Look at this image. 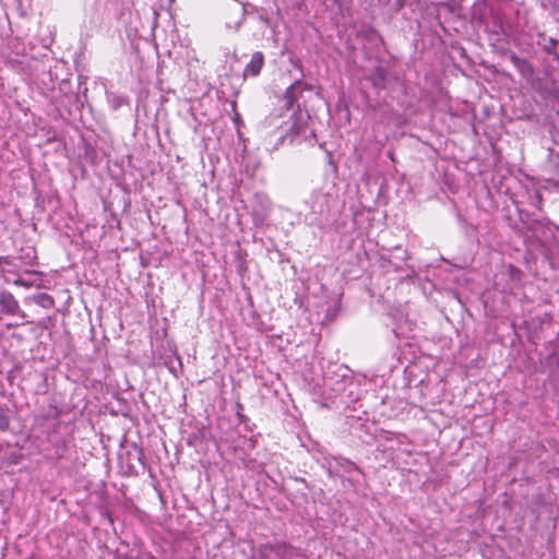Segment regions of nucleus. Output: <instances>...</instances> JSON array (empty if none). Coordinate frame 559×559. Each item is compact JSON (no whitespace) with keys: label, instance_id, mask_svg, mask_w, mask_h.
I'll list each match as a JSON object with an SVG mask.
<instances>
[{"label":"nucleus","instance_id":"obj_1","mask_svg":"<svg viewBox=\"0 0 559 559\" xmlns=\"http://www.w3.org/2000/svg\"><path fill=\"white\" fill-rule=\"evenodd\" d=\"M0 311L5 314H20L24 318V312L14 296L9 292L0 293Z\"/></svg>","mask_w":559,"mask_h":559},{"label":"nucleus","instance_id":"obj_2","mask_svg":"<svg viewBox=\"0 0 559 559\" xmlns=\"http://www.w3.org/2000/svg\"><path fill=\"white\" fill-rule=\"evenodd\" d=\"M264 64V56L262 52L257 51L252 55L250 62L245 68L243 74L257 76Z\"/></svg>","mask_w":559,"mask_h":559},{"label":"nucleus","instance_id":"obj_3","mask_svg":"<svg viewBox=\"0 0 559 559\" xmlns=\"http://www.w3.org/2000/svg\"><path fill=\"white\" fill-rule=\"evenodd\" d=\"M301 85V82L300 81H297L295 82L294 84H292L287 90H286V93H285V97L287 98V105L292 106L294 100H295V96L293 95V91L297 87Z\"/></svg>","mask_w":559,"mask_h":559},{"label":"nucleus","instance_id":"obj_4","mask_svg":"<svg viewBox=\"0 0 559 559\" xmlns=\"http://www.w3.org/2000/svg\"><path fill=\"white\" fill-rule=\"evenodd\" d=\"M8 427V420L4 416H0V428Z\"/></svg>","mask_w":559,"mask_h":559},{"label":"nucleus","instance_id":"obj_5","mask_svg":"<svg viewBox=\"0 0 559 559\" xmlns=\"http://www.w3.org/2000/svg\"><path fill=\"white\" fill-rule=\"evenodd\" d=\"M286 131H287V130H282V131L280 132V139H281V140H283V139H284V136H285V134H286Z\"/></svg>","mask_w":559,"mask_h":559}]
</instances>
